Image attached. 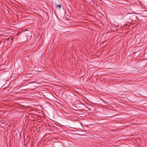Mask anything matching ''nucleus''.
<instances>
[{"label":"nucleus","instance_id":"obj_1","mask_svg":"<svg viewBox=\"0 0 147 147\" xmlns=\"http://www.w3.org/2000/svg\"><path fill=\"white\" fill-rule=\"evenodd\" d=\"M61 6L60 5H57V8H58L59 9H60L61 8Z\"/></svg>","mask_w":147,"mask_h":147},{"label":"nucleus","instance_id":"obj_2","mask_svg":"<svg viewBox=\"0 0 147 147\" xmlns=\"http://www.w3.org/2000/svg\"><path fill=\"white\" fill-rule=\"evenodd\" d=\"M135 13L136 14H137V15H138V14H140V13Z\"/></svg>","mask_w":147,"mask_h":147}]
</instances>
